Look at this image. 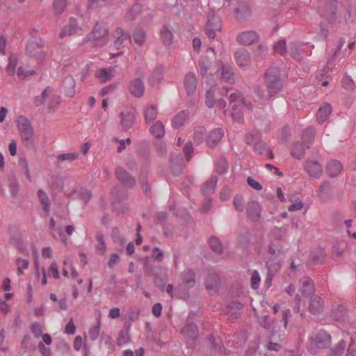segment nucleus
Masks as SVG:
<instances>
[{"instance_id": "nucleus-1", "label": "nucleus", "mask_w": 356, "mask_h": 356, "mask_svg": "<svg viewBox=\"0 0 356 356\" xmlns=\"http://www.w3.org/2000/svg\"><path fill=\"white\" fill-rule=\"evenodd\" d=\"M264 84L270 95H275L283 88V80L281 78V70L277 67L268 68L264 74Z\"/></svg>"}, {"instance_id": "nucleus-2", "label": "nucleus", "mask_w": 356, "mask_h": 356, "mask_svg": "<svg viewBox=\"0 0 356 356\" xmlns=\"http://www.w3.org/2000/svg\"><path fill=\"white\" fill-rule=\"evenodd\" d=\"M108 38V30L106 24L97 22L92 31L86 35L85 41L92 40L95 47H102L107 43Z\"/></svg>"}, {"instance_id": "nucleus-3", "label": "nucleus", "mask_w": 356, "mask_h": 356, "mask_svg": "<svg viewBox=\"0 0 356 356\" xmlns=\"http://www.w3.org/2000/svg\"><path fill=\"white\" fill-rule=\"evenodd\" d=\"M16 122L22 142L26 145L31 144L33 129L30 121L25 116L20 115L17 118Z\"/></svg>"}, {"instance_id": "nucleus-4", "label": "nucleus", "mask_w": 356, "mask_h": 356, "mask_svg": "<svg viewBox=\"0 0 356 356\" xmlns=\"http://www.w3.org/2000/svg\"><path fill=\"white\" fill-rule=\"evenodd\" d=\"M222 29V21L219 16L212 15L209 17L205 25L204 32L209 38H215L216 33Z\"/></svg>"}, {"instance_id": "nucleus-5", "label": "nucleus", "mask_w": 356, "mask_h": 356, "mask_svg": "<svg viewBox=\"0 0 356 356\" xmlns=\"http://www.w3.org/2000/svg\"><path fill=\"white\" fill-rule=\"evenodd\" d=\"M115 175L121 184L127 188H131L136 185L135 178L124 168L118 166L115 169Z\"/></svg>"}, {"instance_id": "nucleus-6", "label": "nucleus", "mask_w": 356, "mask_h": 356, "mask_svg": "<svg viewBox=\"0 0 356 356\" xmlns=\"http://www.w3.org/2000/svg\"><path fill=\"white\" fill-rule=\"evenodd\" d=\"M136 114V111L132 107L127 108L120 113V124L123 131H128L133 127Z\"/></svg>"}, {"instance_id": "nucleus-7", "label": "nucleus", "mask_w": 356, "mask_h": 356, "mask_svg": "<svg viewBox=\"0 0 356 356\" xmlns=\"http://www.w3.org/2000/svg\"><path fill=\"white\" fill-rule=\"evenodd\" d=\"M170 167L174 175L179 176L182 173L184 168V163L181 153L172 152L170 154Z\"/></svg>"}, {"instance_id": "nucleus-8", "label": "nucleus", "mask_w": 356, "mask_h": 356, "mask_svg": "<svg viewBox=\"0 0 356 356\" xmlns=\"http://www.w3.org/2000/svg\"><path fill=\"white\" fill-rule=\"evenodd\" d=\"M44 42L40 38L38 41L28 42L26 51L30 56L40 58L44 56Z\"/></svg>"}, {"instance_id": "nucleus-9", "label": "nucleus", "mask_w": 356, "mask_h": 356, "mask_svg": "<svg viewBox=\"0 0 356 356\" xmlns=\"http://www.w3.org/2000/svg\"><path fill=\"white\" fill-rule=\"evenodd\" d=\"M181 334L187 342H193L199 337V328L195 323H188L181 328Z\"/></svg>"}, {"instance_id": "nucleus-10", "label": "nucleus", "mask_w": 356, "mask_h": 356, "mask_svg": "<svg viewBox=\"0 0 356 356\" xmlns=\"http://www.w3.org/2000/svg\"><path fill=\"white\" fill-rule=\"evenodd\" d=\"M220 278L216 273H209L206 280L205 286L208 293L213 295L218 292L220 286Z\"/></svg>"}, {"instance_id": "nucleus-11", "label": "nucleus", "mask_w": 356, "mask_h": 356, "mask_svg": "<svg viewBox=\"0 0 356 356\" xmlns=\"http://www.w3.org/2000/svg\"><path fill=\"white\" fill-rule=\"evenodd\" d=\"M81 30L82 28L79 25L77 19L73 17H71L69 19L68 24L63 26L61 29L59 33V37L60 38H63L65 36L72 35Z\"/></svg>"}, {"instance_id": "nucleus-12", "label": "nucleus", "mask_w": 356, "mask_h": 356, "mask_svg": "<svg viewBox=\"0 0 356 356\" xmlns=\"http://www.w3.org/2000/svg\"><path fill=\"white\" fill-rule=\"evenodd\" d=\"M314 344L318 348H327L332 343L331 335L325 330H320L314 338Z\"/></svg>"}, {"instance_id": "nucleus-13", "label": "nucleus", "mask_w": 356, "mask_h": 356, "mask_svg": "<svg viewBox=\"0 0 356 356\" xmlns=\"http://www.w3.org/2000/svg\"><path fill=\"white\" fill-rule=\"evenodd\" d=\"M259 39V34L254 31L242 32L236 38L237 42L243 45H250L257 42Z\"/></svg>"}, {"instance_id": "nucleus-14", "label": "nucleus", "mask_w": 356, "mask_h": 356, "mask_svg": "<svg viewBox=\"0 0 356 356\" xmlns=\"http://www.w3.org/2000/svg\"><path fill=\"white\" fill-rule=\"evenodd\" d=\"M184 86L188 95H194L197 90V79L193 72H188L185 75Z\"/></svg>"}, {"instance_id": "nucleus-15", "label": "nucleus", "mask_w": 356, "mask_h": 356, "mask_svg": "<svg viewBox=\"0 0 356 356\" xmlns=\"http://www.w3.org/2000/svg\"><path fill=\"white\" fill-rule=\"evenodd\" d=\"M261 209L259 204L254 200L250 201L246 207L248 218L252 221H257L261 216Z\"/></svg>"}, {"instance_id": "nucleus-16", "label": "nucleus", "mask_w": 356, "mask_h": 356, "mask_svg": "<svg viewBox=\"0 0 356 356\" xmlns=\"http://www.w3.org/2000/svg\"><path fill=\"white\" fill-rule=\"evenodd\" d=\"M325 257V250L321 247H316L309 253V262L313 266L322 264Z\"/></svg>"}, {"instance_id": "nucleus-17", "label": "nucleus", "mask_w": 356, "mask_h": 356, "mask_svg": "<svg viewBox=\"0 0 356 356\" xmlns=\"http://www.w3.org/2000/svg\"><path fill=\"white\" fill-rule=\"evenodd\" d=\"M129 90L135 97H141L145 91V86L141 79H135L129 84Z\"/></svg>"}, {"instance_id": "nucleus-18", "label": "nucleus", "mask_w": 356, "mask_h": 356, "mask_svg": "<svg viewBox=\"0 0 356 356\" xmlns=\"http://www.w3.org/2000/svg\"><path fill=\"white\" fill-rule=\"evenodd\" d=\"M234 58L238 66L241 68H246L250 63V56L245 49H241L234 54Z\"/></svg>"}, {"instance_id": "nucleus-19", "label": "nucleus", "mask_w": 356, "mask_h": 356, "mask_svg": "<svg viewBox=\"0 0 356 356\" xmlns=\"http://www.w3.org/2000/svg\"><path fill=\"white\" fill-rule=\"evenodd\" d=\"M305 170L309 176L319 178L323 174V166L318 161H307Z\"/></svg>"}, {"instance_id": "nucleus-20", "label": "nucleus", "mask_w": 356, "mask_h": 356, "mask_svg": "<svg viewBox=\"0 0 356 356\" xmlns=\"http://www.w3.org/2000/svg\"><path fill=\"white\" fill-rule=\"evenodd\" d=\"M224 136V131L222 129L218 128L212 130L206 138L207 145L210 148L215 147L217 144L221 140Z\"/></svg>"}, {"instance_id": "nucleus-21", "label": "nucleus", "mask_w": 356, "mask_h": 356, "mask_svg": "<svg viewBox=\"0 0 356 356\" xmlns=\"http://www.w3.org/2000/svg\"><path fill=\"white\" fill-rule=\"evenodd\" d=\"M310 297V302L308 306V310L311 314L314 315L318 314L323 309V300L320 296L317 295H314Z\"/></svg>"}, {"instance_id": "nucleus-22", "label": "nucleus", "mask_w": 356, "mask_h": 356, "mask_svg": "<svg viewBox=\"0 0 356 356\" xmlns=\"http://www.w3.org/2000/svg\"><path fill=\"white\" fill-rule=\"evenodd\" d=\"M330 316L338 322H344L348 316V309L342 305H337L331 310Z\"/></svg>"}, {"instance_id": "nucleus-23", "label": "nucleus", "mask_w": 356, "mask_h": 356, "mask_svg": "<svg viewBox=\"0 0 356 356\" xmlns=\"http://www.w3.org/2000/svg\"><path fill=\"white\" fill-rule=\"evenodd\" d=\"M76 82L72 76H67L62 85L63 92L69 97H72L75 95Z\"/></svg>"}, {"instance_id": "nucleus-24", "label": "nucleus", "mask_w": 356, "mask_h": 356, "mask_svg": "<svg viewBox=\"0 0 356 356\" xmlns=\"http://www.w3.org/2000/svg\"><path fill=\"white\" fill-rule=\"evenodd\" d=\"M220 79L225 82L233 83L234 74L230 65L221 63L220 68L218 70Z\"/></svg>"}, {"instance_id": "nucleus-25", "label": "nucleus", "mask_w": 356, "mask_h": 356, "mask_svg": "<svg viewBox=\"0 0 356 356\" xmlns=\"http://www.w3.org/2000/svg\"><path fill=\"white\" fill-rule=\"evenodd\" d=\"M300 282L302 283L301 293L303 296L307 297L315 295V285L310 277H303Z\"/></svg>"}, {"instance_id": "nucleus-26", "label": "nucleus", "mask_w": 356, "mask_h": 356, "mask_svg": "<svg viewBox=\"0 0 356 356\" xmlns=\"http://www.w3.org/2000/svg\"><path fill=\"white\" fill-rule=\"evenodd\" d=\"M115 46L119 49L122 47L125 40L131 42V37L129 32L124 31L122 28L118 27L115 31Z\"/></svg>"}, {"instance_id": "nucleus-27", "label": "nucleus", "mask_w": 356, "mask_h": 356, "mask_svg": "<svg viewBox=\"0 0 356 356\" xmlns=\"http://www.w3.org/2000/svg\"><path fill=\"white\" fill-rule=\"evenodd\" d=\"M236 17L238 22H243L248 20L252 15L250 7L246 4L243 3L238 6L235 11Z\"/></svg>"}, {"instance_id": "nucleus-28", "label": "nucleus", "mask_w": 356, "mask_h": 356, "mask_svg": "<svg viewBox=\"0 0 356 356\" xmlns=\"http://www.w3.org/2000/svg\"><path fill=\"white\" fill-rule=\"evenodd\" d=\"M332 111V109L331 105L330 104L325 103L318 110V112L316 113L317 122L321 124L324 123L331 114Z\"/></svg>"}, {"instance_id": "nucleus-29", "label": "nucleus", "mask_w": 356, "mask_h": 356, "mask_svg": "<svg viewBox=\"0 0 356 356\" xmlns=\"http://www.w3.org/2000/svg\"><path fill=\"white\" fill-rule=\"evenodd\" d=\"M164 68L163 66H157L154 69L151 75L148 78V81L151 86H155L159 84L163 78Z\"/></svg>"}, {"instance_id": "nucleus-30", "label": "nucleus", "mask_w": 356, "mask_h": 356, "mask_svg": "<svg viewBox=\"0 0 356 356\" xmlns=\"http://www.w3.org/2000/svg\"><path fill=\"white\" fill-rule=\"evenodd\" d=\"M332 194L331 186L328 181H323L318 190V196L323 202L330 199Z\"/></svg>"}, {"instance_id": "nucleus-31", "label": "nucleus", "mask_w": 356, "mask_h": 356, "mask_svg": "<svg viewBox=\"0 0 356 356\" xmlns=\"http://www.w3.org/2000/svg\"><path fill=\"white\" fill-rule=\"evenodd\" d=\"M342 170L341 163L337 160H332L328 163L325 171L328 176L335 177L339 175Z\"/></svg>"}, {"instance_id": "nucleus-32", "label": "nucleus", "mask_w": 356, "mask_h": 356, "mask_svg": "<svg viewBox=\"0 0 356 356\" xmlns=\"http://www.w3.org/2000/svg\"><path fill=\"white\" fill-rule=\"evenodd\" d=\"M8 181L11 195L14 197H17L19 191V184L14 172H11L8 175Z\"/></svg>"}, {"instance_id": "nucleus-33", "label": "nucleus", "mask_w": 356, "mask_h": 356, "mask_svg": "<svg viewBox=\"0 0 356 356\" xmlns=\"http://www.w3.org/2000/svg\"><path fill=\"white\" fill-rule=\"evenodd\" d=\"M218 183V177L212 176L207 181H206L202 188V193L204 195L209 196L214 193L215 188Z\"/></svg>"}, {"instance_id": "nucleus-34", "label": "nucleus", "mask_w": 356, "mask_h": 356, "mask_svg": "<svg viewBox=\"0 0 356 356\" xmlns=\"http://www.w3.org/2000/svg\"><path fill=\"white\" fill-rule=\"evenodd\" d=\"M132 37L134 42L140 47L145 44L146 40V33L141 26H137L134 29Z\"/></svg>"}, {"instance_id": "nucleus-35", "label": "nucleus", "mask_w": 356, "mask_h": 356, "mask_svg": "<svg viewBox=\"0 0 356 356\" xmlns=\"http://www.w3.org/2000/svg\"><path fill=\"white\" fill-rule=\"evenodd\" d=\"M160 38L165 46H170L173 41V33L166 25L162 26L160 30Z\"/></svg>"}, {"instance_id": "nucleus-36", "label": "nucleus", "mask_w": 356, "mask_h": 356, "mask_svg": "<svg viewBox=\"0 0 356 356\" xmlns=\"http://www.w3.org/2000/svg\"><path fill=\"white\" fill-rule=\"evenodd\" d=\"M316 130L314 127H307L302 133V143L305 145L307 149H309L314 140Z\"/></svg>"}, {"instance_id": "nucleus-37", "label": "nucleus", "mask_w": 356, "mask_h": 356, "mask_svg": "<svg viewBox=\"0 0 356 356\" xmlns=\"http://www.w3.org/2000/svg\"><path fill=\"white\" fill-rule=\"evenodd\" d=\"M189 116L188 111H181L178 113L172 120V126L175 129H178L184 124L185 122Z\"/></svg>"}, {"instance_id": "nucleus-38", "label": "nucleus", "mask_w": 356, "mask_h": 356, "mask_svg": "<svg viewBox=\"0 0 356 356\" xmlns=\"http://www.w3.org/2000/svg\"><path fill=\"white\" fill-rule=\"evenodd\" d=\"M305 149L307 148L302 143L296 142L292 145L291 154L297 159H302L305 155Z\"/></svg>"}, {"instance_id": "nucleus-39", "label": "nucleus", "mask_w": 356, "mask_h": 356, "mask_svg": "<svg viewBox=\"0 0 356 356\" xmlns=\"http://www.w3.org/2000/svg\"><path fill=\"white\" fill-rule=\"evenodd\" d=\"M145 275L149 277H152L156 284L158 283V280L161 275V268L158 266L154 265H147L145 269H144Z\"/></svg>"}, {"instance_id": "nucleus-40", "label": "nucleus", "mask_w": 356, "mask_h": 356, "mask_svg": "<svg viewBox=\"0 0 356 356\" xmlns=\"http://www.w3.org/2000/svg\"><path fill=\"white\" fill-rule=\"evenodd\" d=\"M158 110L156 106H148L144 111L145 122L149 124L155 120L157 116Z\"/></svg>"}, {"instance_id": "nucleus-41", "label": "nucleus", "mask_w": 356, "mask_h": 356, "mask_svg": "<svg viewBox=\"0 0 356 356\" xmlns=\"http://www.w3.org/2000/svg\"><path fill=\"white\" fill-rule=\"evenodd\" d=\"M151 134L156 138L161 139L165 135V129L161 121H156L154 125L150 127Z\"/></svg>"}, {"instance_id": "nucleus-42", "label": "nucleus", "mask_w": 356, "mask_h": 356, "mask_svg": "<svg viewBox=\"0 0 356 356\" xmlns=\"http://www.w3.org/2000/svg\"><path fill=\"white\" fill-rule=\"evenodd\" d=\"M209 246L211 249L219 255H222L223 253L222 244L220 240L216 236H212L209 241Z\"/></svg>"}, {"instance_id": "nucleus-43", "label": "nucleus", "mask_w": 356, "mask_h": 356, "mask_svg": "<svg viewBox=\"0 0 356 356\" xmlns=\"http://www.w3.org/2000/svg\"><path fill=\"white\" fill-rule=\"evenodd\" d=\"M38 196L40 204L43 206L44 211L49 213L51 203L47 194L42 189H39L38 191Z\"/></svg>"}, {"instance_id": "nucleus-44", "label": "nucleus", "mask_w": 356, "mask_h": 356, "mask_svg": "<svg viewBox=\"0 0 356 356\" xmlns=\"http://www.w3.org/2000/svg\"><path fill=\"white\" fill-rule=\"evenodd\" d=\"M138 179L143 192L145 193L149 192L150 186L148 182V175L146 170H141L139 174Z\"/></svg>"}, {"instance_id": "nucleus-45", "label": "nucleus", "mask_w": 356, "mask_h": 356, "mask_svg": "<svg viewBox=\"0 0 356 356\" xmlns=\"http://www.w3.org/2000/svg\"><path fill=\"white\" fill-rule=\"evenodd\" d=\"M181 279L183 282L188 286H193L195 284V275L192 270L188 269L185 270L182 273Z\"/></svg>"}, {"instance_id": "nucleus-46", "label": "nucleus", "mask_w": 356, "mask_h": 356, "mask_svg": "<svg viewBox=\"0 0 356 356\" xmlns=\"http://www.w3.org/2000/svg\"><path fill=\"white\" fill-rule=\"evenodd\" d=\"M272 264H273V262H271L270 261H267L266 263V267L268 268V277L266 279L265 284L268 287H269L271 285L272 277L274 275L275 273L280 268L279 264H275L273 268H271Z\"/></svg>"}, {"instance_id": "nucleus-47", "label": "nucleus", "mask_w": 356, "mask_h": 356, "mask_svg": "<svg viewBox=\"0 0 356 356\" xmlns=\"http://www.w3.org/2000/svg\"><path fill=\"white\" fill-rule=\"evenodd\" d=\"M67 4V0H54L53 10L57 17H60L65 11Z\"/></svg>"}, {"instance_id": "nucleus-48", "label": "nucleus", "mask_w": 356, "mask_h": 356, "mask_svg": "<svg viewBox=\"0 0 356 356\" xmlns=\"http://www.w3.org/2000/svg\"><path fill=\"white\" fill-rule=\"evenodd\" d=\"M261 138V134L257 130H252L245 136V141L248 145H254Z\"/></svg>"}, {"instance_id": "nucleus-49", "label": "nucleus", "mask_w": 356, "mask_h": 356, "mask_svg": "<svg viewBox=\"0 0 356 356\" xmlns=\"http://www.w3.org/2000/svg\"><path fill=\"white\" fill-rule=\"evenodd\" d=\"M216 91V86H211L206 92L205 94V104L206 105L211 108L215 106L214 94Z\"/></svg>"}, {"instance_id": "nucleus-50", "label": "nucleus", "mask_w": 356, "mask_h": 356, "mask_svg": "<svg viewBox=\"0 0 356 356\" xmlns=\"http://www.w3.org/2000/svg\"><path fill=\"white\" fill-rule=\"evenodd\" d=\"M228 169V162L225 157L219 158L216 163V171L219 175L225 174Z\"/></svg>"}, {"instance_id": "nucleus-51", "label": "nucleus", "mask_w": 356, "mask_h": 356, "mask_svg": "<svg viewBox=\"0 0 356 356\" xmlns=\"http://www.w3.org/2000/svg\"><path fill=\"white\" fill-rule=\"evenodd\" d=\"M268 253L270 254H284L282 245L277 241H271L268 245Z\"/></svg>"}, {"instance_id": "nucleus-52", "label": "nucleus", "mask_w": 356, "mask_h": 356, "mask_svg": "<svg viewBox=\"0 0 356 356\" xmlns=\"http://www.w3.org/2000/svg\"><path fill=\"white\" fill-rule=\"evenodd\" d=\"M232 109L233 120L236 122L241 123L243 121V112L242 109L237 104H233Z\"/></svg>"}, {"instance_id": "nucleus-53", "label": "nucleus", "mask_w": 356, "mask_h": 356, "mask_svg": "<svg viewBox=\"0 0 356 356\" xmlns=\"http://www.w3.org/2000/svg\"><path fill=\"white\" fill-rule=\"evenodd\" d=\"M346 347V341L344 340H341L334 348L330 349V355L331 356H340L343 353Z\"/></svg>"}, {"instance_id": "nucleus-54", "label": "nucleus", "mask_w": 356, "mask_h": 356, "mask_svg": "<svg viewBox=\"0 0 356 356\" xmlns=\"http://www.w3.org/2000/svg\"><path fill=\"white\" fill-rule=\"evenodd\" d=\"M129 341H130V337L129 335L128 329L120 330L118 334V339H117V345L118 346H122L124 344L128 343Z\"/></svg>"}, {"instance_id": "nucleus-55", "label": "nucleus", "mask_w": 356, "mask_h": 356, "mask_svg": "<svg viewBox=\"0 0 356 356\" xmlns=\"http://www.w3.org/2000/svg\"><path fill=\"white\" fill-rule=\"evenodd\" d=\"M210 60L207 56H201L198 61V65L200 68V73L202 75H205L210 66Z\"/></svg>"}, {"instance_id": "nucleus-56", "label": "nucleus", "mask_w": 356, "mask_h": 356, "mask_svg": "<svg viewBox=\"0 0 356 356\" xmlns=\"http://www.w3.org/2000/svg\"><path fill=\"white\" fill-rule=\"evenodd\" d=\"M233 206L238 211H244V198L241 195H236L233 200Z\"/></svg>"}, {"instance_id": "nucleus-57", "label": "nucleus", "mask_w": 356, "mask_h": 356, "mask_svg": "<svg viewBox=\"0 0 356 356\" xmlns=\"http://www.w3.org/2000/svg\"><path fill=\"white\" fill-rule=\"evenodd\" d=\"M113 70L111 68H102L99 71L98 78H99L103 83L111 79Z\"/></svg>"}, {"instance_id": "nucleus-58", "label": "nucleus", "mask_w": 356, "mask_h": 356, "mask_svg": "<svg viewBox=\"0 0 356 356\" xmlns=\"http://www.w3.org/2000/svg\"><path fill=\"white\" fill-rule=\"evenodd\" d=\"M341 86L343 88L349 91H353L355 88L354 81L352 79L350 76L348 75H346L343 78L341 81Z\"/></svg>"}, {"instance_id": "nucleus-59", "label": "nucleus", "mask_w": 356, "mask_h": 356, "mask_svg": "<svg viewBox=\"0 0 356 356\" xmlns=\"http://www.w3.org/2000/svg\"><path fill=\"white\" fill-rule=\"evenodd\" d=\"M268 54V47L264 44H259L254 51V55L258 59H263Z\"/></svg>"}, {"instance_id": "nucleus-60", "label": "nucleus", "mask_w": 356, "mask_h": 356, "mask_svg": "<svg viewBox=\"0 0 356 356\" xmlns=\"http://www.w3.org/2000/svg\"><path fill=\"white\" fill-rule=\"evenodd\" d=\"M268 149V147L266 143L261 140V138L254 145V152L260 155L263 154L265 152H267Z\"/></svg>"}, {"instance_id": "nucleus-61", "label": "nucleus", "mask_w": 356, "mask_h": 356, "mask_svg": "<svg viewBox=\"0 0 356 356\" xmlns=\"http://www.w3.org/2000/svg\"><path fill=\"white\" fill-rule=\"evenodd\" d=\"M17 63V58L14 56L9 57V63L6 67L7 74L13 76L15 73L16 65Z\"/></svg>"}, {"instance_id": "nucleus-62", "label": "nucleus", "mask_w": 356, "mask_h": 356, "mask_svg": "<svg viewBox=\"0 0 356 356\" xmlns=\"http://www.w3.org/2000/svg\"><path fill=\"white\" fill-rule=\"evenodd\" d=\"M78 195L80 199L84 202V204L86 205L92 197V193L90 191L86 188H81L78 191Z\"/></svg>"}, {"instance_id": "nucleus-63", "label": "nucleus", "mask_w": 356, "mask_h": 356, "mask_svg": "<svg viewBox=\"0 0 356 356\" xmlns=\"http://www.w3.org/2000/svg\"><path fill=\"white\" fill-rule=\"evenodd\" d=\"M286 40H280L277 42L275 44L273 49L275 53L280 54L281 55H284L286 52Z\"/></svg>"}, {"instance_id": "nucleus-64", "label": "nucleus", "mask_w": 356, "mask_h": 356, "mask_svg": "<svg viewBox=\"0 0 356 356\" xmlns=\"http://www.w3.org/2000/svg\"><path fill=\"white\" fill-rule=\"evenodd\" d=\"M207 134V130L204 127H197L195 129L194 139L198 143H201Z\"/></svg>"}]
</instances>
